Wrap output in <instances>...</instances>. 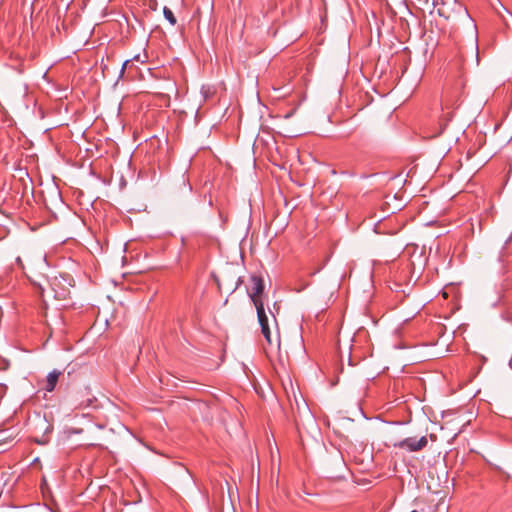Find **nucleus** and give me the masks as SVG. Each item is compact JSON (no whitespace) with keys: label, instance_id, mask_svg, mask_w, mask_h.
<instances>
[{"label":"nucleus","instance_id":"f257e3e1","mask_svg":"<svg viewBox=\"0 0 512 512\" xmlns=\"http://www.w3.org/2000/svg\"><path fill=\"white\" fill-rule=\"evenodd\" d=\"M250 281L251 287L247 290V294L253 305L256 306L258 302H264L262 296L264 294L265 284L261 275H251Z\"/></svg>","mask_w":512,"mask_h":512},{"label":"nucleus","instance_id":"f03ea898","mask_svg":"<svg viewBox=\"0 0 512 512\" xmlns=\"http://www.w3.org/2000/svg\"><path fill=\"white\" fill-rule=\"evenodd\" d=\"M428 444L426 436H422L419 439L416 437H407L394 444V447L403 449L407 452H418L423 450Z\"/></svg>","mask_w":512,"mask_h":512},{"label":"nucleus","instance_id":"7ed1b4c3","mask_svg":"<svg viewBox=\"0 0 512 512\" xmlns=\"http://www.w3.org/2000/svg\"><path fill=\"white\" fill-rule=\"evenodd\" d=\"M62 374L63 373L61 371L56 370V369L51 371L50 373H48V375L46 376V379L43 383V389L47 392L54 391V389L58 383L59 377Z\"/></svg>","mask_w":512,"mask_h":512},{"label":"nucleus","instance_id":"20e7f679","mask_svg":"<svg viewBox=\"0 0 512 512\" xmlns=\"http://www.w3.org/2000/svg\"><path fill=\"white\" fill-rule=\"evenodd\" d=\"M453 4L455 5L459 16L461 19L475 32L476 31V24L474 23L473 19L469 15L466 8H464L460 3L457 1H453Z\"/></svg>","mask_w":512,"mask_h":512},{"label":"nucleus","instance_id":"39448f33","mask_svg":"<svg viewBox=\"0 0 512 512\" xmlns=\"http://www.w3.org/2000/svg\"><path fill=\"white\" fill-rule=\"evenodd\" d=\"M257 319L260 326L269 325V317L264 307V302H258L255 306Z\"/></svg>","mask_w":512,"mask_h":512},{"label":"nucleus","instance_id":"423d86ee","mask_svg":"<svg viewBox=\"0 0 512 512\" xmlns=\"http://www.w3.org/2000/svg\"><path fill=\"white\" fill-rule=\"evenodd\" d=\"M440 4L442 5V7L438 8V10H437L438 15L441 16V17H444L446 19H449L450 15L447 14V12L444 9V6L446 5V2L444 0H433V5L434 6H438Z\"/></svg>","mask_w":512,"mask_h":512},{"label":"nucleus","instance_id":"0eeeda50","mask_svg":"<svg viewBox=\"0 0 512 512\" xmlns=\"http://www.w3.org/2000/svg\"><path fill=\"white\" fill-rule=\"evenodd\" d=\"M163 15L165 17V19L171 24V25H175L177 20H176V17L174 16V13L172 12V10L168 7H164L163 8Z\"/></svg>","mask_w":512,"mask_h":512},{"label":"nucleus","instance_id":"6e6552de","mask_svg":"<svg viewBox=\"0 0 512 512\" xmlns=\"http://www.w3.org/2000/svg\"><path fill=\"white\" fill-rule=\"evenodd\" d=\"M260 327H261V333L263 334L267 344L272 345L273 341L271 338L270 324L265 325V326H260Z\"/></svg>","mask_w":512,"mask_h":512},{"label":"nucleus","instance_id":"1a4fd4ad","mask_svg":"<svg viewBox=\"0 0 512 512\" xmlns=\"http://www.w3.org/2000/svg\"><path fill=\"white\" fill-rule=\"evenodd\" d=\"M268 312L269 314L271 315V318H272V321L277 324V320H276V316L275 314L272 312V310L270 308H268Z\"/></svg>","mask_w":512,"mask_h":512},{"label":"nucleus","instance_id":"9d476101","mask_svg":"<svg viewBox=\"0 0 512 512\" xmlns=\"http://www.w3.org/2000/svg\"><path fill=\"white\" fill-rule=\"evenodd\" d=\"M241 283H242V279L238 278L235 289H237L241 285Z\"/></svg>","mask_w":512,"mask_h":512},{"label":"nucleus","instance_id":"9b49d317","mask_svg":"<svg viewBox=\"0 0 512 512\" xmlns=\"http://www.w3.org/2000/svg\"><path fill=\"white\" fill-rule=\"evenodd\" d=\"M17 263H18L19 265H22L21 258H19V257L17 258Z\"/></svg>","mask_w":512,"mask_h":512},{"label":"nucleus","instance_id":"f8f14e48","mask_svg":"<svg viewBox=\"0 0 512 512\" xmlns=\"http://www.w3.org/2000/svg\"><path fill=\"white\" fill-rule=\"evenodd\" d=\"M279 343H280L279 338H277V339H276V344H277V346H279Z\"/></svg>","mask_w":512,"mask_h":512},{"label":"nucleus","instance_id":"ddd939ff","mask_svg":"<svg viewBox=\"0 0 512 512\" xmlns=\"http://www.w3.org/2000/svg\"><path fill=\"white\" fill-rule=\"evenodd\" d=\"M411 512H418V511H416V510H413V511H411Z\"/></svg>","mask_w":512,"mask_h":512}]
</instances>
